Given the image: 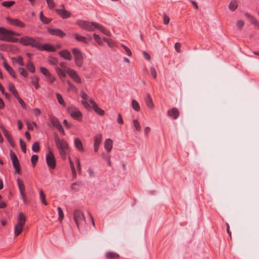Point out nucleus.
<instances>
[{
	"label": "nucleus",
	"instance_id": "nucleus-1",
	"mask_svg": "<svg viewBox=\"0 0 259 259\" xmlns=\"http://www.w3.org/2000/svg\"><path fill=\"white\" fill-rule=\"evenodd\" d=\"M76 24L82 29L92 31L94 30V28H96L100 30L102 33L107 35H110V32L96 22H90L83 20H79L76 22Z\"/></svg>",
	"mask_w": 259,
	"mask_h": 259
},
{
	"label": "nucleus",
	"instance_id": "nucleus-2",
	"mask_svg": "<svg viewBox=\"0 0 259 259\" xmlns=\"http://www.w3.org/2000/svg\"><path fill=\"white\" fill-rule=\"evenodd\" d=\"M19 34L4 27H0V40L10 42H17L18 38H14V36H19Z\"/></svg>",
	"mask_w": 259,
	"mask_h": 259
},
{
	"label": "nucleus",
	"instance_id": "nucleus-3",
	"mask_svg": "<svg viewBox=\"0 0 259 259\" xmlns=\"http://www.w3.org/2000/svg\"><path fill=\"white\" fill-rule=\"evenodd\" d=\"M55 141L61 157L63 159H65L69 151L67 142L63 139H60L58 136L55 137Z\"/></svg>",
	"mask_w": 259,
	"mask_h": 259
},
{
	"label": "nucleus",
	"instance_id": "nucleus-4",
	"mask_svg": "<svg viewBox=\"0 0 259 259\" xmlns=\"http://www.w3.org/2000/svg\"><path fill=\"white\" fill-rule=\"evenodd\" d=\"M26 221L25 215L22 212H20L17 220V224L15 226V235L18 236L19 235L23 229V226Z\"/></svg>",
	"mask_w": 259,
	"mask_h": 259
},
{
	"label": "nucleus",
	"instance_id": "nucleus-5",
	"mask_svg": "<svg viewBox=\"0 0 259 259\" xmlns=\"http://www.w3.org/2000/svg\"><path fill=\"white\" fill-rule=\"evenodd\" d=\"M73 219L78 228L85 225L86 221L83 212L80 210H75L73 212Z\"/></svg>",
	"mask_w": 259,
	"mask_h": 259
},
{
	"label": "nucleus",
	"instance_id": "nucleus-6",
	"mask_svg": "<svg viewBox=\"0 0 259 259\" xmlns=\"http://www.w3.org/2000/svg\"><path fill=\"white\" fill-rule=\"evenodd\" d=\"M19 42L24 45L30 46L37 49L39 47L38 39L33 37L27 36H23L20 38Z\"/></svg>",
	"mask_w": 259,
	"mask_h": 259
},
{
	"label": "nucleus",
	"instance_id": "nucleus-7",
	"mask_svg": "<svg viewBox=\"0 0 259 259\" xmlns=\"http://www.w3.org/2000/svg\"><path fill=\"white\" fill-rule=\"evenodd\" d=\"M72 52L74 55L75 65L80 67L83 64V57L80 51L77 48H73Z\"/></svg>",
	"mask_w": 259,
	"mask_h": 259
},
{
	"label": "nucleus",
	"instance_id": "nucleus-8",
	"mask_svg": "<svg viewBox=\"0 0 259 259\" xmlns=\"http://www.w3.org/2000/svg\"><path fill=\"white\" fill-rule=\"evenodd\" d=\"M49 153L46 156V161L48 165L51 168L53 169L55 167L56 165V160L51 150L50 149V148H49Z\"/></svg>",
	"mask_w": 259,
	"mask_h": 259
},
{
	"label": "nucleus",
	"instance_id": "nucleus-9",
	"mask_svg": "<svg viewBox=\"0 0 259 259\" xmlns=\"http://www.w3.org/2000/svg\"><path fill=\"white\" fill-rule=\"evenodd\" d=\"M17 181L21 197L24 202L26 203L27 202V196L25 193V188L24 183L20 178H18Z\"/></svg>",
	"mask_w": 259,
	"mask_h": 259
},
{
	"label": "nucleus",
	"instance_id": "nucleus-10",
	"mask_svg": "<svg viewBox=\"0 0 259 259\" xmlns=\"http://www.w3.org/2000/svg\"><path fill=\"white\" fill-rule=\"evenodd\" d=\"M66 73L73 79L75 82L78 83H81V78L76 71L71 68H66Z\"/></svg>",
	"mask_w": 259,
	"mask_h": 259
},
{
	"label": "nucleus",
	"instance_id": "nucleus-11",
	"mask_svg": "<svg viewBox=\"0 0 259 259\" xmlns=\"http://www.w3.org/2000/svg\"><path fill=\"white\" fill-rule=\"evenodd\" d=\"M68 113L74 119L79 120L82 116L81 113L75 107H69L67 109Z\"/></svg>",
	"mask_w": 259,
	"mask_h": 259
},
{
	"label": "nucleus",
	"instance_id": "nucleus-12",
	"mask_svg": "<svg viewBox=\"0 0 259 259\" xmlns=\"http://www.w3.org/2000/svg\"><path fill=\"white\" fill-rule=\"evenodd\" d=\"M50 121L52 124V125L56 127L60 132H62L64 133V130L63 128L58 120V119L54 117V116H51L50 117Z\"/></svg>",
	"mask_w": 259,
	"mask_h": 259
},
{
	"label": "nucleus",
	"instance_id": "nucleus-13",
	"mask_svg": "<svg viewBox=\"0 0 259 259\" xmlns=\"http://www.w3.org/2000/svg\"><path fill=\"white\" fill-rule=\"evenodd\" d=\"M7 21L8 22L14 26L19 27L21 28H23L25 26V25L24 23H23L22 21L19 20L17 19H12L10 17H8L7 18Z\"/></svg>",
	"mask_w": 259,
	"mask_h": 259
},
{
	"label": "nucleus",
	"instance_id": "nucleus-14",
	"mask_svg": "<svg viewBox=\"0 0 259 259\" xmlns=\"http://www.w3.org/2000/svg\"><path fill=\"white\" fill-rule=\"evenodd\" d=\"M102 136L101 134H99L95 137L94 145L95 152H96L98 151L99 148V146L102 142Z\"/></svg>",
	"mask_w": 259,
	"mask_h": 259
},
{
	"label": "nucleus",
	"instance_id": "nucleus-15",
	"mask_svg": "<svg viewBox=\"0 0 259 259\" xmlns=\"http://www.w3.org/2000/svg\"><path fill=\"white\" fill-rule=\"evenodd\" d=\"M48 31L49 33L52 35H55L60 37H63L65 35V33H64L61 30L59 29L50 28L49 29Z\"/></svg>",
	"mask_w": 259,
	"mask_h": 259
},
{
	"label": "nucleus",
	"instance_id": "nucleus-16",
	"mask_svg": "<svg viewBox=\"0 0 259 259\" xmlns=\"http://www.w3.org/2000/svg\"><path fill=\"white\" fill-rule=\"evenodd\" d=\"M61 57L65 60H71L72 59V56L70 52L67 50H63L59 52Z\"/></svg>",
	"mask_w": 259,
	"mask_h": 259
},
{
	"label": "nucleus",
	"instance_id": "nucleus-17",
	"mask_svg": "<svg viewBox=\"0 0 259 259\" xmlns=\"http://www.w3.org/2000/svg\"><path fill=\"white\" fill-rule=\"evenodd\" d=\"M167 115L169 116L173 117L174 119H177L179 115V112L176 108H173L167 111Z\"/></svg>",
	"mask_w": 259,
	"mask_h": 259
},
{
	"label": "nucleus",
	"instance_id": "nucleus-18",
	"mask_svg": "<svg viewBox=\"0 0 259 259\" xmlns=\"http://www.w3.org/2000/svg\"><path fill=\"white\" fill-rule=\"evenodd\" d=\"M145 102L147 106L151 109L153 108L154 104L152 101V98L149 94L146 95V97L144 98Z\"/></svg>",
	"mask_w": 259,
	"mask_h": 259
},
{
	"label": "nucleus",
	"instance_id": "nucleus-19",
	"mask_svg": "<svg viewBox=\"0 0 259 259\" xmlns=\"http://www.w3.org/2000/svg\"><path fill=\"white\" fill-rule=\"evenodd\" d=\"M56 11L64 19L67 18L70 16V13L64 9H56Z\"/></svg>",
	"mask_w": 259,
	"mask_h": 259
},
{
	"label": "nucleus",
	"instance_id": "nucleus-20",
	"mask_svg": "<svg viewBox=\"0 0 259 259\" xmlns=\"http://www.w3.org/2000/svg\"><path fill=\"white\" fill-rule=\"evenodd\" d=\"M38 49L40 50H46L50 52H54L56 51V49L53 46L49 44H46L44 45H40L39 44V47Z\"/></svg>",
	"mask_w": 259,
	"mask_h": 259
},
{
	"label": "nucleus",
	"instance_id": "nucleus-21",
	"mask_svg": "<svg viewBox=\"0 0 259 259\" xmlns=\"http://www.w3.org/2000/svg\"><path fill=\"white\" fill-rule=\"evenodd\" d=\"M55 71L58 75L59 77L61 80H63L64 78L66 77V71L64 70L59 67H56L55 68Z\"/></svg>",
	"mask_w": 259,
	"mask_h": 259
},
{
	"label": "nucleus",
	"instance_id": "nucleus-22",
	"mask_svg": "<svg viewBox=\"0 0 259 259\" xmlns=\"http://www.w3.org/2000/svg\"><path fill=\"white\" fill-rule=\"evenodd\" d=\"M39 79V77L36 75H34L30 77L31 83L34 86L36 90L39 89L40 87V85L38 83Z\"/></svg>",
	"mask_w": 259,
	"mask_h": 259
},
{
	"label": "nucleus",
	"instance_id": "nucleus-23",
	"mask_svg": "<svg viewBox=\"0 0 259 259\" xmlns=\"http://www.w3.org/2000/svg\"><path fill=\"white\" fill-rule=\"evenodd\" d=\"M113 145V141L111 139H107L104 142V148L108 151L111 150Z\"/></svg>",
	"mask_w": 259,
	"mask_h": 259
},
{
	"label": "nucleus",
	"instance_id": "nucleus-24",
	"mask_svg": "<svg viewBox=\"0 0 259 259\" xmlns=\"http://www.w3.org/2000/svg\"><path fill=\"white\" fill-rule=\"evenodd\" d=\"M3 65L5 68L7 70V71L9 73V74L13 77H16V73L14 70L11 67L9 66V65L6 62H4Z\"/></svg>",
	"mask_w": 259,
	"mask_h": 259
},
{
	"label": "nucleus",
	"instance_id": "nucleus-25",
	"mask_svg": "<svg viewBox=\"0 0 259 259\" xmlns=\"http://www.w3.org/2000/svg\"><path fill=\"white\" fill-rule=\"evenodd\" d=\"M245 15L248 20L259 28V22L251 15L248 13H245Z\"/></svg>",
	"mask_w": 259,
	"mask_h": 259
},
{
	"label": "nucleus",
	"instance_id": "nucleus-26",
	"mask_svg": "<svg viewBox=\"0 0 259 259\" xmlns=\"http://www.w3.org/2000/svg\"><path fill=\"white\" fill-rule=\"evenodd\" d=\"M75 146L79 151H83V147L81 141L78 139H75Z\"/></svg>",
	"mask_w": 259,
	"mask_h": 259
},
{
	"label": "nucleus",
	"instance_id": "nucleus-27",
	"mask_svg": "<svg viewBox=\"0 0 259 259\" xmlns=\"http://www.w3.org/2000/svg\"><path fill=\"white\" fill-rule=\"evenodd\" d=\"M105 256L108 259L117 258L119 257V255L117 253L112 251L107 252L105 254Z\"/></svg>",
	"mask_w": 259,
	"mask_h": 259
},
{
	"label": "nucleus",
	"instance_id": "nucleus-28",
	"mask_svg": "<svg viewBox=\"0 0 259 259\" xmlns=\"http://www.w3.org/2000/svg\"><path fill=\"white\" fill-rule=\"evenodd\" d=\"M237 7L238 3L236 0L231 1L229 5V9L232 11H234Z\"/></svg>",
	"mask_w": 259,
	"mask_h": 259
},
{
	"label": "nucleus",
	"instance_id": "nucleus-29",
	"mask_svg": "<svg viewBox=\"0 0 259 259\" xmlns=\"http://www.w3.org/2000/svg\"><path fill=\"white\" fill-rule=\"evenodd\" d=\"M13 165L14 166V168H15V172L18 174L20 173V164L18 161V159L16 160V161H12Z\"/></svg>",
	"mask_w": 259,
	"mask_h": 259
},
{
	"label": "nucleus",
	"instance_id": "nucleus-30",
	"mask_svg": "<svg viewBox=\"0 0 259 259\" xmlns=\"http://www.w3.org/2000/svg\"><path fill=\"white\" fill-rule=\"evenodd\" d=\"M40 199L41 202L45 205H47L48 203L46 200V195L42 189L39 191Z\"/></svg>",
	"mask_w": 259,
	"mask_h": 259
},
{
	"label": "nucleus",
	"instance_id": "nucleus-31",
	"mask_svg": "<svg viewBox=\"0 0 259 259\" xmlns=\"http://www.w3.org/2000/svg\"><path fill=\"white\" fill-rule=\"evenodd\" d=\"M12 61L13 62H15L18 63L19 65L21 66H24V64L23 61V58L21 56H18L17 58H13Z\"/></svg>",
	"mask_w": 259,
	"mask_h": 259
},
{
	"label": "nucleus",
	"instance_id": "nucleus-32",
	"mask_svg": "<svg viewBox=\"0 0 259 259\" xmlns=\"http://www.w3.org/2000/svg\"><path fill=\"white\" fill-rule=\"evenodd\" d=\"M132 105L133 109L135 111H138L140 110L139 104L136 100H132Z\"/></svg>",
	"mask_w": 259,
	"mask_h": 259
},
{
	"label": "nucleus",
	"instance_id": "nucleus-33",
	"mask_svg": "<svg viewBox=\"0 0 259 259\" xmlns=\"http://www.w3.org/2000/svg\"><path fill=\"white\" fill-rule=\"evenodd\" d=\"M56 97H57V100L59 102V103L63 106L64 107L65 106V103L63 100V98L62 97V96H61V94H59V93H57L56 94Z\"/></svg>",
	"mask_w": 259,
	"mask_h": 259
},
{
	"label": "nucleus",
	"instance_id": "nucleus-34",
	"mask_svg": "<svg viewBox=\"0 0 259 259\" xmlns=\"http://www.w3.org/2000/svg\"><path fill=\"white\" fill-rule=\"evenodd\" d=\"M26 67L28 69V70L30 71L31 72H34L35 71V67H34V65L33 64V63L31 62V61H29L26 65Z\"/></svg>",
	"mask_w": 259,
	"mask_h": 259
},
{
	"label": "nucleus",
	"instance_id": "nucleus-35",
	"mask_svg": "<svg viewBox=\"0 0 259 259\" xmlns=\"http://www.w3.org/2000/svg\"><path fill=\"white\" fill-rule=\"evenodd\" d=\"M74 35L75 38L76 39V40H77L78 41H82L84 43H87V38L85 37L80 36L79 35H78L77 34H74Z\"/></svg>",
	"mask_w": 259,
	"mask_h": 259
},
{
	"label": "nucleus",
	"instance_id": "nucleus-36",
	"mask_svg": "<svg viewBox=\"0 0 259 259\" xmlns=\"http://www.w3.org/2000/svg\"><path fill=\"white\" fill-rule=\"evenodd\" d=\"M57 209L58 210L59 218L58 220L60 222H62L64 218V213L60 207H58Z\"/></svg>",
	"mask_w": 259,
	"mask_h": 259
},
{
	"label": "nucleus",
	"instance_id": "nucleus-37",
	"mask_svg": "<svg viewBox=\"0 0 259 259\" xmlns=\"http://www.w3.org/2000/svg\"><path fill=\"white\" fill-rule=\"evenodd\" d=\"M48 62L50 64L55 65L58 64V60L55 57H51L48 59Z\"/></svg>",
	"mask_w": 259,
	"mask_h": 259
},
{
	"label": "nucleus",
	"instance_id": "nucleus-38",
	"mask_svg": "<svg viewBox=\"0 0 259 259\" xmlns=\"http://www.w3.org/2000/svg\"><path fill=\"white\" fill-rule=\"evenodd\" d=\"M133 125H134V126L135 127V129L137 131H139V132L140 131L141 127V125H140L139 121H138V120L134 119L133 120Z\"/></svg>",
	"mask_w": 259,
	"mask_h": 259
},
{
	"label": "nucleus",
	"instance_id": "nucleus-39",
	"mask_svg": "<svg viewBox=\"0 0 259 259\" xmlns=\"http://www.w3.org/2000/svg\"><path fill=\"white\" fill-rule=\"evenodd\" d=\"M15 4L14 1H5L2 3V5L4 7L10 8Z\"/></svg>",
	"mask_w": 259,
	"mask_h": 259
},
{
	"label": "nucleus",
	"instance_id": "nucleus-40",
	"mask_svg": "<svg viewBox=\"0 0 259 259\" xmlns=\"http://www.w3.org/2000/svg\"><path fill=\"white\" fill-rule=\"evenodd\" d=\"M40 71L47 77L51 74L48 70L44 67H41L40 68Z\"/></svg>",
	"mask_w": 259,
	"mask_h": 259
},
{
	"label": "nucleus",
	"instance_id": "nucleus-41",
	"mask_svg": "<svg viewBox=\"0 0 259 259\" xmlns=\"http://www.w3.org/2000/svg\"><path fill=\"white\" fill-rule=\"evenodd\" d=\"M93 109L99 115H103L104 114V111L101 109V108H99L97 105H96L95 107H93Z\"/></svg>",
	"mask_w": 259,
	"mask_h": 259
},
{
	"label": "nucleus",
	"instance_id": "nucleus-42",
	"mask_svg": "<svg viewBox=\"0 0 259 259\" xmlns=\"http://www.w3.org/2000/svg\"><path fill=\"white\" fill-rule=\"evenodd\" d=\"M93 37L95 39V40L99 44V45H102V41L101 37L96 33H94L93 34Z\"/></svg>",
	"mask_w": 259,
	"mask_h": 259
},
{
	"label": "nucleus",
	"instance_id": "nucleus-43",
	"mask_svg": "<svg viewBox=\"0 0 259 259\" xmlns=\"http://www.w3.org/2000/svg\"><path fill=\"white\" fill-rule=\"evenodd\" d=\"M20 147H21V150H22V151L24 153H26V144L24 142H23L22 141V140L21 139H20Z\"/></svg>",
	"mask_w": 259,
	"mask_h": 259
},
{
	"label": "nucleus",
	"instance_id": "nucleus-44",
	"mask_svg": "<svg viewBox=\"0 0 259 259\" xmlns=\"http://www.w3.org/2000/svg\"><path fill=\"white\" fill-rule=\"evenodd\" d=\"M32 150L35 152H37L39 150V144L37 142H35L32 147Z\"/></svg>",
	"mask_w": 259,
	"mask_h": 259
},
{
	"label": "nucleus",
	"instance_id": "nucleus-45",
	"mask_svg": "<svg viewBox=\"0 0 259 259\" xmlns=\"http://www.w3.org/2000/svg\"><path fill=\"white\" fill-rule=\"evenodd\" d=\"M48 6L50 9H53L55 7V4L53 0H46Z\"/></svg>",
	"mask_w": 259,
	"mask_h": 259
},
{
	"label": "nucleus",
	"instance_id": "nucleus-46",
	"mask_svg": "<svg viewBox=\"0 0 259 259\" xmlns=\"http://www.w3.org/2000/svg\"><path fill=\"white\" fill-rule=\"evenodd\" d=\"M121 46L124 49L127 55L128 56H131L132 55V53L131 50L123 44H122Z\"/></svg>",
	"mask_w": 259,
	"mask_h": 259
},
{
	"label": "nucleus",
	"instance_id": "nucleus-47",
	"mask_svg": "<svg viewBox=\"0 0 259 259\" xmlns=\"http://www.w3.org/2000/svg\"><path fill=\"white\" fill-rule=\"evenodd\" d=\"M38 156L36 155H33L31 158V162L33 165H35L37 161L38 160Z\"/></svg>",
	"mask_w": 259,
	"mask_h": 259
},
{
	"label": "nucleus",
	"instance_id": "nucleus-48",
	"mask_svg": "<svg viewBox=\"0 0 259 259\" xmlns=\"http://www.w3.org/2000/svg\"><path fill=\"white\" fill-rule=\"evenodd\" d=\"M67 84L68 85V90H73V91H76V87L69 80H68L67 81Z\"/></svg>",
	"mask_w": 259,
	"mask_h": 259
},
{
	"label": "nucleus",
	"instance_id": "nucleus-49",
	"mask_svg": "<svg viewBox=\"0 0 259 259\" xmlns=\"http://www.w3.org/2000/svg\"><path fill=\"white\" fill-rule=\"evenodd\" d=\"M236 25L239 29H241L244 25V22L243 20H240L237 22Z\"/></svg>",
	"mask_w": 259,
	"mask_h": 259
},
{
	"label": "nucleus",
	"instance_id": "nucleus-50",
	"mask_svg": "<svg viewBox=\"0 0 259 259\" xmlns=\"http://www.w3.org/2000/svg\"><path fill=\"white\" fill-rule=\"evenodd\" d=\"M19 72L23 76L26 77L28 75L27 72L23 68H19L18 69Z\"/></svg>",
	"mask_w": 259,
	"mask_h": 259
},
{
	"label": "nucleus",
	"instance_id": "nucleus-51",
	"mask_svg": "<svg viewBox=\"0 0 259 259\" xmlns=\"http://www.w3.org/2000/svg\"><path fill=\"white\" fill-rule=\"evenodd\" d=\"M79 185L78 183L75 182L72 184L71 189L74 191H77L79 189Z\"/></svg>",
	"mask_w": 259,
	"mask_h": 259
},
{
	"label": "nucleus",
	"instance_id": "nucleus-52",
	"mask_svg": "<svg viewBox=\"0 0 259 259\" xmlns=\"http://www.w3.org/2000/svg\"><path fill=\"white\" fill-rule=\"evenodd\" d=\"M150 72L154 78H156L157 77V73L155 69L152 67L150 68Z\"/></svg>",
	"mask_w": 259,
	"mask_h": 259
},
{
	"label": "nucleus",
	"instance_id": "nucleus-53",
	"mask_svg": "<svg viewBox=\"0 0 259 259\" xmlns=\"http://www.w3.org/2000/svg\"><path fill=\"white\" fill-rule=\"evenodd\" d=\"M181 45L179 42H176L175 45V49L178 53L181 52Z\"/></svg>",
	"mask_w": 259,
	"mask_h": 259
},
{
	"label": "nucleus",
	"instance_id": "nucleus-54",
	"mask_svg": "<svg viewBox=\"0 0 259 259\" xmlns=\"http://www.w3.org/2000/svg\"><path fill=\"white\" fill-rule=\"evenodd\" d=\"M10 157H11L12 161H13L15 160L16 161V160L18 159L16 154L12 151H11V153H10Z\"/></svg>",
	"mask_w": 259,
	"mask_h": 259
},
{
	"label": "nucleus",
	"instance_id": "nucleus-55",
	"mask_svg": "<svg viewBox=\"0 0 259 259\" xmlns=\"http://www.w3.org/2000/svg\"><path fill=\"white\" fill-rule=\"evenodd\" d=\"M7 140L9 142L10 145L12 147H14L15 146V143L12 137V136L9 137V138H7Z\"/></svg>",
	"mask_w": 259,
	"mask_h": 259
},
{
	"label": "nucleus",
	"instance_id": "nucleus-56",
	"mask_svg": "<svg viewBox=\"0 0 259 259\" xmlns=\"http://www.w3.org/2000/svg\"><path fill=\"white\" fill-rule=\"evenodd\" d=\"M32 124H33L35 126V127H37V125L35 123L33 122L32 124L28 121L27 122V128L28 130H33Z\"/></svg>",
	"mask_w": 259,
	"mask_h": 259
},
{
	"label": "nucleus",
	"instance_id": "nucleus-57",
	"mask_svg": "<svg viewBox=\"0 0 259 259\" xmlns=\"http://www.w3.org/2000/svg\"><path fill=\"white\" fill-rule=\"evenodd\" d=\"M81 97L84 100L87 101L89 99L88 95L84 92L81 91L80 93Z\"/></svg>",
	"mask_w": 259,
	"mask_h": 259
},
{
	"label": "nucleus",
	"instance_id": "nucleus-58",
	"mask_svg": "<svg viewBox=\"0 0 259 259\" xmlns=\"http://www.w3.org/2000/svg\"><path fill=\"white\" fill-rule=\"evenodd\" d=\"M47 78L50 83H53L56 80V78L54 76H52L51 74H50L47 77Z\"/></svg>",
	"mask_w": 259,
	"mask_h": 259
},
{
	"label": "nucleus",
	"instance_id": "nucleus-59",
	"mask_svg": "<svg viewBox=\"0 0 259 259\" xmlns=\"http://www.w3.org/2000/svg\"><path fill=\"white\" fill-rule=\"evenodd\" d=\"M169 22V18L168 16L166 15H164L163 16V23L164 24H167Z\"/></svg>",
	"mask_w": 259,
	"mask_h": 259
},
{
	"label": "nucleus",
	"instance_id": "nucleus-60",
	"mask_svg": "<svg viewBox=\"0 0 259 259\" xmlns=\"http://www.w3.org/2000/svg\"><path fill=\"white\" fill-rule=\"evenodd\" d=\"M33 112L35 116H38L41 114V111L38 108L34 109Z\"/></svg>",
	"mask_w": 259,
	"mask_h": 259
},
{
	"label": "nucleus",
	"instance_id": "nucleus-61",
	"mask_svg": "<svg viewBox=\"0 0 259 259\" xmlns=\"http://www.w3.org/2000/svg\"><path fill=\"white\" fill-rule=\"evenodd\" d=\"M40 20L41 21V22L42 23H45V24H48L49 23H50L51 22L50 19H49L48 18H47L45 16L42 18V19H41Z\"/></svg>",
	"mask_w": 259,
	"mask_h": 259
},
{
	"label": "nucleus",
	"instance_id": "nucleus-62",
	"mask_svg": "<svg viewBox=\"0 0 259 259\" xmlns=\"http://www.w3.org/2000/svg\"><path fill=\"white\" fill-rule=\"evenodd\" d=\"M143 55H144V58L146 60H147L148 61L150 60V59H151L150 58V55L147 52H143Z\"/></svg>",
	"mask_w": 259,
	"mask_h": 259
},
{
	"label": "nucleus",
	"instance_id": "nucleus-63",
	"mask_svg": "<svg viewBox=\"0 0 259 259\" xmlns=\"http://www.w3.org/2000/svg\"><path fill=\"white\" fill-rule=\"evenodd\" d=\"M18 100L19 103L21 105L22 107L25 108L26 107V105L24 101L20 97H18Z\"/></svg>",
	"mask_w": 259,
	"mask_h": 259
},
{
	"label": "nucleus",
	"instance_id": "nucleus-64",
	"mask_svg": "<svg viewBox=\"0 0 259 259\" xmlns=\"http://www.w3.org/2000/svg\"><path fill=\"white\" fill-rule=\"evenodd\" d=\"M117 121L119 123L122 124L123 123V120L122 118L121 114L119 113L118 115Z\"/></svg>",
	"mask_w": 259,
	"mask_h": 259
}]
</instances>
